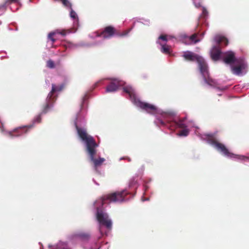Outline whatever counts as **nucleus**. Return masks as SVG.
I'll list each match as a JSON object with an SVG mask.
<instances>
[{"label":"nucleus","instance_id":"1","mask_svg":"<svg viewBox=\"0 0 249 249\" xmlns=\"http://www.w3.org/2000/svg\"><path fill=\"white\" fill-rule=\"evenodd\" d=\"M76 128L79 137L86 144V151L89 155L90 160L93 162L94 167L96 168L101 165L105 161V159L103 158H99L98 159L94 158L97 152L96 148L98 145L94 138L89 135L86 130L79 128L77 125H76Z\"/></svg>","mask_w":249,"mask_h":249},{"label":"nucleus","instance_id":"2","mask_svg":"<svg viewBox=\"0 0 249 249\" xmlns=\"http://www.w3.org/2000/svg\"><path fill=\"white\" fill-rule=\"evenodd\" d=\"M204 139L213 145L218 151L222 152L225 156L230 158H234L235 155L230 152L224 144L219 142L216 138L215 134H205Z\"/></svg>","mask_w":249,"mask_h":249},{"label":"nucleus","instance_id":"3","mask_svg":"<svg viewBox=\"0 0 249 249\" xmlns=\"http://www.w3.org/2000/svg\"><path fill=\"white\" fill-rule=\"evenodd\" d=\"M64 86L62 85L56 86L55 84H52V90L49 93L46 99V102L43 106L41 114H46L52 109L56 100V97L53 96L54 93L62 90Z\"/></svg>","mask_w":249,"mask_h":249},{"label":"nucleus","instance_id":"4","mask_svg":"<svg viewBox=\"0 0 249 249\" xmlns=\"http://www.w3.org/2000/svg\"><path fill=\"white\" fill-rule=\"evenodd\" d=\"M127 194L125 191L116 192L103 196L98 201L103 206L104 204L111 202H120L124 200L125 196Z\"/></svg>","mask_w":249,"mask_h":249},{"label":"nucleus","instance_id":"5","mask_svg":"<svg viewBox=\"0 0 249 249\" xmlns=\"http://www.w3.org/2000/svg\"><path fill=\"white\" fill-rule=\"evenodd\" d=\"M129 30H125L121 34H119L116 32L114 27L112 26H107L100 32H97L96 36L98 37H103L104 38H109L112 37L114 35H117L120 36H123L127 35Z\"/></svg>","mask_w":249,"mask_h":249},{"label":"nucleus","instance_id":"6","mask_svg":"<svg viewBox=\"0 0 249 249\" xmlns=\"http://www.w3.org/2000/svg\"><path fill=\"white\" fill-rule=\"evenodd\" d=\"M218 46H213L211 52V56L212 59L214 61H217L220 59L222 52L219 47V44L222 42H224L227 45L228 43V40L224 36L218 37L217 40Z\"/></svg>","mask_w":249,"mask_h":249},{"label":"nucleus","instance_id":"7","mask_svg":"<svg viewBox=\"0 0 249 249\" xmlns=\"http://www.w3.org/2000/svg\"><path fill=\"white\" fill-rule=\"evenodd\" d=\"M183 57L187 61H196L198 63L199 69H200L203 66H204V65L206 64V62L203 57L191 52H187L184 53L183 55Z\"/></svg>","mask_w":249,"mask_h":249},{"label":"nucleus","instance_id":"8","mask_svg":"<svg viewBox=\"0 0 249 249\" xmlns=\"http://www.w3.org/2000/svg\"><path fill=\"white\" fill-rule=\"evenodd\" d=\"M137 107L141 108V109L145 110L148 113L152 114H156L157 112V107L152 104L143 102L141 101L139 99L135 100L134 104Z\"/></svg>","mask_w":249,"mask_h":249},{"label":"nucleus","instance_id":"9","mask_svg":"<svg viewBox=\"0 0 249 249\" xmlns=\"http://www.w3.org/2000/svg\"><path fill=\"white\" fill-rule=\"evenodd\" d=\"M96 218L99 223L106 226L107 228L110 229L112 226V223L107 213H103L102 211H99V208H97Z\"/></svg>","mask_w":249,"mask_h":249},{"label":"nucleus","instance_id":"10","mask_svg":"<svg viewBox=\"0 0 249 249\" xmlns=\"http://www.w3.org/2000/svg\"><path fill=\"white\" fill-rule=\"evenodd\" d=\"M33 127V124L24 125L16 128L13 130L8 132V135L13 138L14 137H18L23 134L27 133Z\"/></svg>","mask_w":249,"mask_h":249},{"label":"nucleus","instance_id":"11","mask_svg":"<svg viewBox=\"0 0 249 249\" xmlns=\"http://www.w3.org/2000/svg\"><path fill=\"white\" fill-rule=\"evenodd\" d=\"M200 71L202 74L203 79L205 82L208 85L214 86L216 85V82L209 76V73L208 71V67L207 63L204 65L200 69Z\"/></svg>","mask_w":249,"mask_h":249},{"label":"nucleus","instance_id":"12","mask_svg":"<svg viewBox=\"0 0 249 249\" xmlns=\"http://www.w3.org/2000/svg\"><path fill=\"white\" fill-rule=\"evenodd\" d=\"M111 82L106 88V92H115L118 89L119 87L124 85V82L118 79H112Z\"/></svg>","mask_w":249,"mask_h":249},{"label":"nucleus","instance_id":"13","mask_svg":"<svg viewBox=\"0 0 249 249\" xmlns=\"http://www.w3.org/2000/svg\"><path fill=\"white\" fill-rule=\"evenodd\" d=\"M222 60L227 64H233L236 61L235 53L232 51L224 53L222 55Z\"/></svg>","mask_w":249,"mask_h":249},{"label":"nucleus","instance_id":"14","mask_svg":"<svg viewBox=\"0 0 249 249\" xmlns=\"http://www.w3.org/2000/svg\"><path fill=\"white\" fill-rule=\"evenodd\" d=\"M123 89L124 92H126L129 95L130 100L134 104L135 103V100H138L139 98L136 97L132 88L131 87L126 86L124 87Z\"/></svg>","mask_w":249,"mask_h":249},{"label":"nucleus","instance_id":"15","mask_svg":"<svg viewBox=\"0 0 249 249\" xmlns=\"http://www.w3.org/2000/svg\"><path fill=\"white\" fill-rule=\"evenodd\" d=\"M76 236L83 242L89 241L90 238V235L89 233L84 232L77 233L76 235Z\"/></svg>","mask_w":249,"mask_h":249},{"label":"nucleus","instance_id":"16","mask_svg":"<svg viewBox=\"0 0 249 249\" xmlns=\"http://www.w3.org/2000/svg\"><path fill=\"white\" fill-rule=\"evenodd\" d=\"M244 68L243 65L241 64L237 66H231V71L233 74L240 75L242 72V70Z\"/></svg>","mask_w":249,"mask_h":249},{"label":"nucleus","instance_id":"17","mask_svg":"<svg viewBox=\"0 0 249 249\" xmlns=\"http://www.w3.org/2000/svg\"><path fill=\"white\" fill-rule=\"evenodd\" d=\"M197 34H194L187 38L190 41V43H196L199 42V40L196 39Z\"/></svg>","mask_w":249,"mask_h":249},{"label":"nucleus","instance_id":"18","mask_svg":"<svg viewBox=\"0 0 249 249\" xmlns=\"http://www.w3.org/2000/svg\"><path fill=\"white\" fill-rule=\"evenodd\" d=\"M56 34H60L63 36H65L67 34H69L71 32L70 30H60L56 29L55 30Z\"/></svg>","mask_w":249,"mask_h":249},{"label":"nucleus","instance_id":"19","mask_svg":"<svg viewBox=\"0 0 249 249\" xmlns=\"http://www.w3.org/2000/svg\"><path fill=\"white\" fill-rule=\"evenodd\" d=\"M175 124L177 127L180 128H185L187 127L186 124L183 122L182 120H179L178 122H175Z\"/></svg>","mask_w":249,"mask_h":249},{"label":"nucleus","instance_id":"20","mask_svg":"<svg viewBox=\"0 0 249 249\" xmlns=\"http://www.w3.org/2000/svg\"><path fill=\"white\" fill-rule=\"evenodd\" d=\"M55 34H56L54 31V32L50 33L48 35V38L52 41V44L54 43L56 41V39L53 37V36Z\"/></svg>","mask_w":249,"mask_h":249},{"label":"nucleus","instance_id":"21","mask_svg":"<svg viewBox=\"0 0 249 249\" xmlns=\"http://www.w3.org/2000/svg\"><path fill=\"white\" fill-rule=\"evenodd\" d=\"M161 51L164 53L168 54L170 53V48L167 45H162L161 46Z\"/></svg>","mask_w":249,"mask_h":249},{"label":"nucleus","instance_id":"22","mask_svg":"<svg viewBox=\"0 0 249 249\" xmlns=\"http://www.w3.org/2000/svg\"><path fill=\"white\" fill-rule=\"evenodd\" d=\"M47 67L50 69H53L55 67V64L54 62L52 60H49L47 62Z\"/></svg>","mask_w":249,"mask_h":249},{"label":"nucleus","instance_id":"23","mask_svg":"<svg viewBox=\"0 0 249 249\" xmlns=\"http://www.w3.org/2000/svg\"><path fill=\"white\" fill-rule=\"evenodd\" d=\"M62 4L66 7L70 8L71 9L72 5L71 2L68 0H61Z\"/></svg>","mask_w":249,"mask_h":249},{"label":"nucleus","instance_id":"24","mask_svg":"<svg viewBox=\"0 0 249 249\" xmlns=\"http://www.w3.org/2000/svg\"><path fill=\"white\" fill-rule=\"evenodd\" d=\"M183 129L179 132L178 134L179 136H187L189 134V130L186 129Z\"/></svg>","mask_w":249,"mask_h":249},{"label":"nucleus","instance_id":"25","mask_svg":"<svg viewBox=\"0 0 249 249\" xmlns=\"http://www.w3.org/2000/svg\"><path fill=\"white\" fill-rule=\"evenodd\" d=\"M208 15V12L205 7L202 8V12L200 18H205Z\"/></svg>","mask_w":249,"mask_h":249},{"label":"nucleus","instance_id":"26","mask_svg":"<svg viewBox=\"0 0 249 249\" xmlns=\"http://www.w3.org/2000/svg\"><path fill=\"white\" fill-rule=\"evenodd\" d=\"M70 17L72 18L73 19H77L78 20V17L77 15V14L75 11H74L72 9H71L70 12Z\"/></svg>","mask_w":249,"mask_h":249},{"label":"nucleus","instance_id":"27","mask_svg":"<svg viewBox=\"0 0 249 249\" xmlns=\"http://www.w3.org/2000/svg\"><path fill=\"white\" fill-rule=\"evenodd\" d=\"M41 120V114L37 115L35 119L34 122L36 123H40Z\"/></svg>","mask_w":249,"mask_h":249},{"label":"nucleus","instance_id":"28","mask_svg":"<svg viewBox=\"0 0 249 249\" xmlns=\"http://www.w3.org/2000/svg\"><path fill=\"white\" fill-rule=\"evenodd\" d=\"M159 39H161L163 41H166L167 40V36L166 35H160L159 37Z\"/></svg>","mask_w":249,"mask_h":249},{"label":"nucleus","instance_id":"29","mask_svg":"<svg viewBox=\"0 0 249 249\" xmlns=\"http://www.w3.org/2000/svg\"><path fill=\"white\" fill-rule=\"evenodd\" d=\"M18 1V0H6V3H14Z\"/></svg>","mask_w":249,"mask_h":249},{"label":"nucleus","instance_id":"30","mask_svg":"<svg viewBox=\"0 0 249 249\" xmlns=\"http://www.w3.org/2000/svg\"><path fill=\"white\" fill-rule=\"evenodd\" d=\"M180 120H182L183 122H184V121L186 120V117H184L183 118L180 119Z\"/></svg>","mask_w":249,"mask_h":249},{"label":"nucleus","instance_id":"31","mask_svg":"<svg viewBox=\"0 0 249 249\" xmlns=\"http://www.w3.org/2000/svg\"><path fill=\"white\" fill-rule=\"evenodd\" d=\"M242 159H243V160H244V159H249V158H248L245 157H244V156H242Z\"/></svg>","mask_w":249,"mask_h":249},{"label":"nucleus","instance_id":"32","mask_svg":"<svg viewBox=\"0 0 249 249\" xmlns=\"http://www.w3.org/2000/svg\"><path fill=\"white\" fill-rule=\"evenodd\" d=\"M160 123H161L162 125H164V123L162 121H160Z\"/></svg>","mask_w":249,"mask_h":249},{"label":"nucleus","instance_id":"33","mask_svg":"<svg viewBox=\"0 0 249 249\" xmlns=\"http://www.w3.org/2000/svg\"><path fill=\"white\" fill-rule=\"evenodd\" d=\"M70 46H71V44H68V47H70ZM66 48H67V47H66Z\"/></svg>","mask_w":249,"mask_h":249},{"label":"nucleus","instance_id":"34","mask_svg":"<svg viewBox=\"0 0 249 249\" xmlns=\"http://www.w3.org/2000/svg\"><path fill=\"white\" fill-rule=\"evenodd\" d=\"M2 7V6H0V9Z\"/></svg>","mask_w":249,"mask_h":249},{"label":"nucleus","instance_id":"35","mask_svg":"<svg viewBox=\"0 0 249 249\" xmlns=\"http://www.w3.org/2000/svg\"><path fill=\"white\" fill-rule=\"evenodd\" d=\"M98 84V83H96L95 84V85H96H96H97V84Z\"/></svg>","mask_w":249,"mask_h":249}]
</instances>
